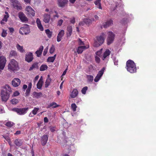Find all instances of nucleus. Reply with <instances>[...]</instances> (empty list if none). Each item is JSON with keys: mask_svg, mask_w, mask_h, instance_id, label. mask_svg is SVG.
<instances>
[{"mask_svg": "<svg viewBox=\"0 0 156 156\" xmlns=\"http://www.w3.org/2000/svg\"><path fill=\"white\" fill-rule=\"evenodd\" d=\"M51 16L50 14H44L43 16V21L45 23H48L50 21Z\"/></svg>", "mask_w": 156, "mask_h": 156, "instance_id": "19", "label": "nucleus"}, {"mask_svg": "<svg viewBox=\"0 0 156 156\" xmlns=\"http://www.w3.org/2000/svg\"><path fill=\"white\" fill-rule=\"evenodd\" d=\"M87 82L89 83H91L93 80V76L92 75H87Z\"/></svg>", "mask_w": 156, "mask_h": 156, "instance_id": "34", "label": "nucleus"}, {"mask_svg": "<svg viewBox=\"0 0 156 156\" xmlns=\"http://www.w3.org/2000/svg\"><path fill=\"white\" fill-rule=\"evenodd\" d=\"M88 87L86 86L83 87L81 90L82 93L83 94H85L87 90Z\"/></svg>", "mask_w": 156, "mask_h": 156, "instance_id": "43", "label": "nucleus"}, {"mask_svg": "<svg viewBox=\"0 0 156 156\" xmlns=\"http://www.w3.org/2000/svg\"><path fill=\"white\" fill-rule=\"evenodd\" d=\"M12 5L14 8L18 10H21L22 7L20 3L17 0H10Z\"/></svg>", "mask_w": 156, "mask_h": 156, "instance_id": "8", "label": "nucleus"}, {"mask_svg": "<svg viewBox=\"0 0 156 156\" xmlns=\"http://www.w3.org/2000/svg\"><path fill=\"white\" fill-rule=\"evenodd\" d=\"M114 63L115 65H118V60L116 58H114Z\"/></svg>", "mask_w": 156, "mask_h": 156, "instance_id": "59", "label": "nucleus"}, {"mask_svg": "<svg viewBox=\"0 0 156 156\" xmlns=\"http://www.w3.org/2000/svg\"><path fill=\"white\" fill-rule=\"evenodd\" d=\"M78 94V92L76 89L73 90L70 94V97L72 98H74L76 97Z\"/></svg>", "mask_w": 156, "mask_h": 156, "instance_id": "25", "label": "nucleus"}, {"mask_svg": "<svg viewBox=\"0 0 156 156\" xmlns=\"http://www.w3.org/2000/svg\"><path fill=\"white\" fill-rule=\"evenodd\" d=\"M39 109L38 108H34V109L32 111V113L34 114V115H36L37 114Z\"/></svg>", "mask_w": 156, "mask_h": 156, "instance_id": "49", "label": "nucleus"}, {"mask_svg": "<svg viewBox=\"0 0 156 156\" xmlns=\"http://www.w3.org/2000/svg\"><path fill=\"white\" fill-rule=\"evenodd\" d=\"M8 29L9 30L10 33L11 34L14 31V29L12 27H9Z\"/></svg>", "mask_w": 156, "mask_h": 156, "instance_id": "57", "label": "nucleus"}, {"mask_svg": "<svg viewBox=\"0 0 156 156\" xmlns=\"http://www.w3.org/2000/svg\"><path fill=\"white\" fill-rule=\"evenodd\" d=\"M31 89L27 88L25 93L26 96L28 97L29 96L30 92Z\"/></svg>", "mask_w": 156, "mask_h": 156, "instance_id": "50", "label": "nucleus"}, {"mask_svg": "<svg viewBox=\"0 0 156 156\" xmlns=\"http://www.w3.org/2000/svg\"><path fill=\"white\" fill-rule=\"evenodd\" d=\"M10 93L5 90H2L1 92V96L2 100L6 102L9 97Z\"/></svg>", "mask_w": 156, "mask_h": 156, "instance_id": "7", "label": "nucleus"}, {"mask_svg": "<svg viewBox=\"0 0 156 156\" xmlns=\"http://www.w3.org/2000/svg\"><path fill=\"white\" fill-rule=\"evenodd\" d=\"M71 107L72 110L74 111H76L77 106L75 103L72 104L71 105Z\"/></svg>", "mask_w": 156, "mask_h": 156, "instance_id": "44", "label": "nucleus"}, {"mask_svg": "<svg viewBox=\"0 0 156 156\" xmlns=\"http://www.w3.org/2000/svg\"><path fill=\"white\" fill-rule=\"evenodd\" d=\"M78 44L79 45H84V42L81 40L80 38H79L77 40Z\"/></svg>", "mask_w": 156, "mask_h": 156, "instance_id": "48", "label": "nucleus"}, {"mask_svg": "<svg viewBox=\"0 0 156 156\" xmlns=\"http://www.w3.org/2000/svg\"><path fill=\"white\" fill-rule=\"evenodd\" d=\"M39 78V76L38 75H37V76L35 77V78L34 79V83H35L36 82V81L38 80V79Z\"/></svg>", "mask_w": 156, "mask_h": 156, "instance_id": "60", "label": "nucleus"}, {"mask_svg": "<svg viewBox=\"0 0 156 156\" xmlns=\"http://www.w3.org/2000/svg\"><path fill=\"white\" fill-rule=\"evenodd\" d=\"M43 83V78L41 76L40 79H39L38 82L37 84V88L38 89H41L42 87V86Z\"/></svg>", "mask_w": 156, "mask_h": 156, "instance_id": "23", "label": "nucleus"}, {"mask_svg": "<svg viewBox=\"0 0 156 156\" xmlns=\"http://www.w3.org/2000/svg\"><path fill=\"white\" fill-rule=\"evenodd\" d=\"M48 49V46H47L44 50L43 53V55L44 56H45L46 55V54L47 53Z\"/></svg>", "mask_w": 156, "mask_h": 156, "instance_id": "53", "label": "nucleus"}, {"mask_svg": "<svg viewBox=\"0 0 156 156\" xmlns=\"http://www.w3.org/2000/svg\"><path fill=\"white\" fill-rule=\"evenodd\" d=\"M21 81L18 78H14L12 81V83L13 86L17 87L20 84Z\"/></svg>", "mask_w": 156, "mask_h": 156, "instance_id": "17", "label": "nucleus"}, {"mask_svg": "<svg viewBox=\"0 0 156 156\" xmlns=\"http://www.w3.org/2000/svg\"><path fill=\"white\" fill-rule=\"evenodd\" d=\"M48 68V66L46 65H42L40 67V70L41 71H44Z\"/></svg>", "mask_w": 156, "mask_h": 156, "instance_id": "39", "label": "nucleus"}, {"mask_svg": "<svg viewBox=\"0 0 156 156\" xmlns=\"http://www.w3.org/2000/svg\"><path fill=\"white\" fill-rule=\"evenodd\" d=\"M43 46H40L39 49L38 50L42 52L43 50Z\"/></svg>", "mask_w": 156, "mask_h": 156, "instance_id": "64", "label": "nucleus"}, {"mask_svg": "<svg viewBox=\"0 0 156 156\" xmlns=\"http://www.w3.org/2000/svg\"><path fill=\"white\" fill-rule=\"evenodd\" d=\"M4 88L5 90H5V91H7L9 93L12 92V90L10 87L8 85H6L4 87Z\"/></svg>", "mask_w": 156, "mask_h": 156, "instance_id": "30", "label": "nucleus"}, {"mask_svg": "<svg viewBox=\"0 0 156 156\" xmlns=\"http://www.w3.org/2000/svg\"><path fill=\"white\" fill-rule=\"evenodd\" d=\"M113 20L110 19L106 22L103 23V26L104 28H107L113 24Z\"/></svg>", "mask_w": 156, "mask_h": 156, "instance_id": "18", "label": "nucleus"}, {"mask_svg": "<svg viewBox=\"0 0 156 156\" xmlns=\"http://www.w3.org/2000/svg\"><path fill=\"white\" fill-rule=\"evenodd\" d=\"M96 5V6L97 8H99L100 9H102V8L101 6V3H99L98 4L96 5Z\"/></svg>", "mask_w": 156, "mask_h": 156, "instance_id": "58", "label": "nucleus"}, {"mask_svg": "<svg viewBox=\"0 0 156 156\" xmlns=\"http://www.w3.org/2000/svg\"><path fill=\"white\" fill-rule=\"evenodd\" d=\"M86 48V47L85 46H80L78 47L77 51L78 54H81L82 53L83 51Z\"/></svg>", "mask_w": 156, "mask_h": 156, "instance_id": "26", "label": "nucleus"}, {"mask_svg": "<svg viewBox=\"0 0 156 156\" xmlns=\"http://www.w3.org/2000/svg\"><path fill=\"white\" fill-rule=\"evenodd\" d=\"M51 81V79L48 77V78L47 79L46 82H45V87L47 88L48 87V86L50 84V83Z\"/></svg>", "mask_w": 156, "mask_h": 156, "instance_id": "35", "label": "nucleus"}, {"mask_svg": "<svg viewBox=\"0 0 156 156\" xmlns=\"http://www.w3.org/2000/svg\"><path fill=\"white\" fill-rule=\"evenodd\" d=\"M6 60L5 57L2 56H0V69L2 70L4 69L6 62Z\"/></svg>", "mask_w": 156, "mask_h": 156, "instance_id": "10", "label": "nucleus"}, {"mask_svg": "<svg viewBox=\"0 0 156 156\" xmlns=\"http://www.w3.org/2000/svg\"><path fill=\"white\" fill-rule=\"evenodd\" d=\"M18 16L21 21L23 22H26L28 21V19L24 13L22 12L19 13Z\"/></svg>", "mask_w": 156, "mask_h": 156, "instance_id": "14", "label": "nucleus"}, {"mask_svg": "<svg viewBox=\"0 0 156 156\" xmlns=\"http://www.w3.org/2000/svg\"><path fill=\"white\" fill-rule=\"evenodd\" d=\"M36 22L38 28L41 31L44 30V28L41 24V22L39 18H37L36 19Z\"/></svg>", "mask_w": 156, "mask_h": 156, "instance_id": "20", "label": "nucleus"}, {"mask_svg": "<svg viewBox=\"0 0 156 156\" xmlns=\"http://www.w3.org/2000/svg\"><path fill=\"white\" fill-rule=\"evenodd\" d=\"M67 137L66 138L64 137V140H63V142L61 144L62 145V146L63 147H65L67 145Z\"/></svg>", "mask_w": 156, "mask_h": 156, "instance_id": "38", "label": "nucleus"}, {"mask_svg": "<svg viewBox=\"0 0 156 156\" xmlns=\"http://www.w3.org/2000/svg\"><path fill=\"white\" fill-rule=\"evenodd\" d=\"M30 32L29 26L27 24H25L24 25L21 27L19 30V33L20 34L23 35L24 34L27 35L29 34Z\"/></svg>", "mask_w": 156, "mask_h": 156, "instance_id": "4", "label": "nucleus"}, {"mask_svg": "<svg viewBox=\"0 0 156 156\" xmlns=\"http://www.w3.org/2000/svg\"><path fill=\"white\" fill-rule=\"evenodd\" d=\"M94 20V19H86L84 20V22L87 25H89L92 23V21Z\"/></svg>", "mask_w": 156, "mask_h": 156, "instance_id": "31", "label": "nucleus"}, {"mask_svg": "<svg viewBox=\"0 0 156 156\" xmlns=\"http://www.w3.org/2000/svg\"><path fill=\"white\" fill-rule=\"evenodd\" d=\"M11 102L12 104L16 105L18 103L19 100L17 99L13 98L11 100Z\"/></svg>", "mask_w": 156, "mask_h": 156, "instance_id": "42", "label": "nucleus"}, {"mask_svg": "<svg viewBox=\"0 0 156 156\" xmlns=\"http://www.w3.org/2000/svg\"><path fill=\"white\" fill-rule=\"evenodd\" d=\"M16 48L18 51H19L20 52H23L24 51V50L23 49L22 46H21L19 44H17L16 46Z\"/></svg>", "mask_w": 156, "mask_h": 156, "instance_id": "33", "label": "nucleus"}, {"mask_svg": "<svg viewBox=\"0 0 156 156\" xmlns=\"http://www.w3.org/2000/svg\"><path fill=\"white\" fill-rule=\"evenodd\" d=\"M7 35V33L6 30L3 29L2 32V36L3 37H5Z\"/></svg>", "mask_w": 156, "mask_h": 156, "instance_id": "47", "label": "nucleus"}, {"mask_svg": "<svg viewBox=\"0 0 156 156\" xmlns=\"http://www.w3.org/2000/svg\"><path fill=\"white\" fill-rule=\"evenodd\" d=\"M95 60L97 62L99 63L100 62V58L98 57H95Z\"/></svg>", "mask_w": 156, "mask_h": 156, "instance_id": "63", "label": "nucleus"}, {"mask_svg": "<svg viewBox=\"0 0 156 156\" xmlns=\"http://www.w3.org/2000/svg\"><path fill=\"white\" fill-rule=\"evenodd\" d=\"M115 34L112 32L109 31L108 33V37L107 39V44L110 45L112 43L114 39Z\"/></svg>", "mask_w": 156, "mask_h": 156, "instance_id": "6", "label": "nucleus"}, {"mask_svg": "<svg viewBox=\"0 0 156 156\" xmlns=\"http://www.w3.org/2000/svg\"><path fill=\"white\" fill-rule=\"evenodd\" d=\"M110 51L108 50H107L104 53L102 59L103 60H104L110 54Z\"/></svg>", "mask_w": 156, "mask_h": 156, "instance_id": "27", "label": "nucleus"}, {"mask_svg": "<svg viewBox=\"0 0 156 156\" xmlns=\"http://www.w3.org/2000/svg\"><path fill=\"white\" fill-rule=\"evenodd\" d=\"M70 22L72 24H74L75 22V18L74 17H72V18H70Z\"/></svg>", "mask_w": 156, "mask_h": 156, "instance_id": "52", "label": "nucleus"}, {"mask_svg": "<svg viewBox=\"0 0 156 156\" xmlns=\"http://www.w3.org/2000/svg\"><path fill=\"white\" fill-rule=\"evenodd\" d=\"M17 52L15 51L12 50L10 52V56H15L17 55Z\"/></svg>", "mask_w": 156, "mask_h": 156, "instance_id": "40", "label": "nucleus"}, {"mask_svg": "<svg viewBox=\"0 0 156 156\" xmlns=\"http://www.w3.org/2000/svg\"><path fill=\"white\" fill-rule=\"evenodd\" d=\"M34 97L36 98H39L43 96V94L41 92H34L33 93Z\"/></svg>", "mask_w": 156, "mask_h": 156, "instance_id": "28", "label": "nucleus"}, {"mask_svg": "<svg viewBox=\"0 0 156 156\" xmlns=\"http://www.w3.org/2000/svg\"><path fill=\"white\" fill-rule=\"evenodd\" d=\"M101 0H96L94 2V3L95 4L97 5L99 3H101Z\"/></svg>", "mask_w": 156, "mask_h": 156, "instance_id": "62", "label": "nucleus"}, {"mask_svg": "<svg viewBox=\"0 0 156 156\" xmlns=\"http://www.w3.org/2000/svg\"><path fill=\"white\" fill-rule=\"evenodd\" d=\"M64 34V31L63 30H62L58 33L57 37V41L58 42L60 41L62 39V37Z\"/></svg>", "mask_w": 156, "mask_h": 156, "instance_id": "21", "label": "nucleus"}, {"mask_svg": "<svg viewBox=\"0 0 156 156\" xmlns=\"http://www.w3.org/2000/svg\"><path fill=\"white\" fill-rule=\"evenodd\" d=\"M55 50V47L54 45H52L50 48L49 50V52L51 54H52L54 51Z\"/></svg>", "mask_w": 156, "mask_h": 156, "instance_id": "45", "label": "nucleus"}, {"mask_svg": "<svg viewBox=\"0 0 156 156\" xmlns=\"http://www.w3.org/2000/svg\"><path fill=\"white\" fill-rule=\"evenodd\" d=\"M8 67V70L11 72L16 71L19 69L18 62L14 59H12L10 61Z\"/></svg>", "mask_w": 156, "mask_h": 156, "instance_id": "2", "label": "nucleus"}, {"mask_svg": "<svg viewBox=\"0 0 156 156\" xmlns=\"http://www.w3.org/2000/svg\"><path fill=\"white\" fill-rule=\"evenodd\" d=\"M72 27H69V36L71 35L72 33Z\"/></svg>", "mask_w": 156, "mask_h": 156, "instance_id": "56", "label": "nucleus"}, {"mask_svg": "<svg viewBox=\"0 0 156 156\" xmlns=\"http://www.w3.org/2000/svg\"><path fill=\"white\" fill-rule=\"evenodd\" d=\"M42 53V52L38 50H37L35 52V53L36 54L37 56L38 57H40L41 56Z\"/></svg>", "mask_w": 156, "mask_h": 156, "instance_id": "51", "label": "nucleus"}, {"mask_svg": "<svg viewBox=\"0 0 156 156\" xmlns=\"http://www.w3.org/2000/svg\"><path fill=\"white\" fill-rule=\"evenodd\" d=\"M104 35V33H102L100 36L96 37V39L94 40V47H98L104 43L105 39Z\"/></svg>", "mask_w": 156, "mask_h": 156, "instance_id": "3", "label": "nucleus"}, {"mask_svg": "<svg viewBox=\"0 0 156 156\" xmlns=\"http://www.w3.org/2000/svg\"><path fill=\"white\" fill-rule=\"evenodd\" d=\"M5 15L4 16V18L1 21V23L2 24H4L7 21V19L9 17V14L7 12H5Z\"/></svg>", "mask_w": 156, "mask_h": 156, "instance_id": "24", "label": "nucleus"}, {"mask_svg": "<svg viewBox=\"0 0 156 156\" xmlns=\"http://www.w3.org/2000/svg\"><path fill=\"white\" fill-rule=\"evenodd\" d=\"M14 142L15 144L18 147L21 146L22 144L21 140H20L19 139H16L15 140Z\"/></svg>", "mask_w": 156, "mask_h": 156, "instance_id": "32", "label": "nucleus"}, {"mask_svg": "<svg viewBox=\"0 0 156 156\" xmlns=\"http://www.w3.org/2000/svg\"><path fill=\"white\" fill-rule=\"evenodd\" d=\"M38 68V64L37 63H33L32 65L30 67V68L29 70L30 71H31L33 69L35 68Z\"/></svg>", "mask_w": 156, "mask_h": 156, "instance_id": "37", "label": "nucleus"}, {"mask_svg": "<svg viewBox=\"0 0 156 156\" xmlns=\"http://www.w3.org/2000/svg\"><path fill=\"white\" fill-rule=\"evenodd\" d=\"M48 139V136L47 135H43L41 137V142L43 146L45 145Z\"/></svg>", "mask_w": 156, "mask_h": 156, "instance_id": "16", "label": "nucleus"}, {"mask_svg": "<svg viewBox=\"0 0 156 156\" xmlns=\"http://www.w3.org/2000/svg\"><path fill=\"white\" fill-rule=\"evenodd\" d=\"M28 109V108H14L12 109V111L17 112V113L20 115H24L26 114Z\"/></svg>", "mask_w": 156, "mask_h": 156, "instance_id": "5", "label": "nucleus"}, {"mask_svg": "<svg viewBox=\"0 0 156 156\" xmlns=\"http://www.w3.org/2000/svg\"><path fill=\"white\" fill-rule=\"evenodd\" d=\"M5 124L6 126L11 127L13 125L14 123L12 122L8 121L6 122Z\"/></svg>", "mask_w": 156, "mask_h": 156, "instance_id": "41", "label": "nucleus"}, {"mask_svg": "<svg viewBox=\"0 0 156 156\" xmlns=\"http://www.w3.org/2000/svg\"><path fill=\"white\" fill-rule=\"evenodd\" d=\"M59 105L57 104L55 102H53L50 103L48 106L47 107V108H49L50 107H52V108H55L58 107Z\"/></svg>", "mask_w": 156, "mask_h": 156, "instance_id": "29", "label": "nucleus"}, {"mask_svg": "<svg viewBox=\"0 0 156 156\" xmlns=\"http://www.w3.org/2000/svg\"><path fill=\"white\" fill-rule=\"evenodd\" d=\"M26 10L27 12V14L28 15L32 16H34L35 15L34 11L30 6H27L26 8Z\"/></svg>", "mask_w": 156, "mask_h": 156, "instance_id": "15", "label": "nucleus"}, {"mask_svg": "<svg viewBox=\"0 0 156 156\" xmlns=\"http://www.w3.org/2000/svg\"><path fill=\"white\" fill-rule=\"evenodd\" d=\"M105 69V68L103 67L100 71H99L98 74L94 79V81L95 82H98L99 80L103 75Z\"/></svg>", "mask_w": 156, "mask_h": 156, "instance_id": "13", "label": "nucleus"}, {"mask_svg": "<svg viewBox=\"0 0 156 156\" xmlns=\"http://www.w3.org/2000/svg\"><path fill=\"white\" fill-rule=\"evenodd\" d=\"M105 69V68L103 67L100 71H99L98 74L94 79V81L95 82H98L99 80L103 75Z\"/></svg>", "mask_w": 156, "mask_h": 156, "instance_id": "12", "label": "nucleus"}, {"mask_svg": "<svg viewBox=\"0 0 156 156\" xmlns=\"http://www.w3.org/2000/svg\"><path fill=\"white\" fill-rule=\"evenodd\" d=\"M63 22V20H62V19L59 20L58 21V23H57V25L58 26H60L62 24Z\"/></svg>", "mask_w": 156, "mask_h": 156, "instance_id": "55", "label": "nucleus"}, {"mask_svg": "<svg viewBox=\"0 0 156 156\" xmlns=\"http://www.w3.org/2000/svg\"><path fill=\"white\" fill-rule=\"evenodd\" d=\"M20 94V93L18 91H16L13 93V96H17Z\"/></svg>", "mask_w": 156, "mask_h": 156, "instance_id": "61", "label": "nucleus"}, {"mask_svg": "<svg viewBox=\"0 0 156 156\" xmlns=\"http://www.w3.org/2000/svg\"><path fill=\"white\" fill-rule=\"evenodd\" d=\"M67 2V0H58V4L61 7H63Z\"/></svg>", "mask_w": 156, "mask_h": 156, "instance_id": "22", "label": "nucleus"}, {"mask_svg": "<svg viewBox=\"0 0 156 156\" xmlns=\"http://www.w3.org/2000/svg\"><path fill=\"white\" fill-rule=\"evenodd\" d=\"M34 59L33 54L30 52H27L25 54V60L28 62H31Z\"/></svg>", "mask_w": 156, "mask_h": 156, "instance_id": "9", "label": "nucleus"}, {"mask_svg": "<svg viewBox=\"0 0 156 156\" xmlns=\"http://www.w3.org/2000/svg\"><path fill=\"white\" fill-rule=\"evenodd\" d=\"M105 69V68L103 67L100 71H99L98 74L94 79V81L95 82H98L99 80L103 75Z\"/></svg>", "mask_w": 156, "mask_h": 156, "instance_id": "11", "label": "nucleus"}, {"mask_svg": "<svg viewBox=\"0 0 156 156\" xmlns=\"http://www.w3.org/2000/svg\"><path fill=\"white\" fill-rule=\"evenodd\" d=\"M54 60V58L52 57H49L47 59V61L49 62H53Z\"/></svg>", "mask_w": 156, "mask_h": 156, "instance_id": "46", "label": "nucleus"}, {"mask_svg": "<svg viewBox=\"0 0 156 156\" xmlns=\"http://www.w3.org/2000/svg\"><path fill=\"white\" fill-rule=\"evenodd\" d=\"M126 68L127 70L131 73H136V65L134 62L131 60L127 61Z\"/></svg>", "mask_w": 156, "mask_h": 156, "instance_id": "1", "label": "nucleus"}, {"mask_svg": "<svg viewBox=\"0 0 156 156\" xmlns=\"http://www.w3.org/2000/svg\"><path fill=\"white\" fill-rule=\"evenodd\" d=\"M45 32L48 37L49 38H50L52 36V32L51 31L48 29L46 30Z\"/></svg>", "mask_w": 156, "mask_h": 156, "instance_id": "36", "label": "nucleus"}, {"mask_svg": "<svg viewBox=\"0 0 156 156\" xmlns=\"http://www.w3.org/2000/svg\"><path fill=\"white\" fill-rule=\"evenodd\" d=\"M76 0H69V5L72 6L73 4H74Z\"/></svg>", "mask_w": 156, "mask_h": 156, "instance_id": "54", "label": "nucleus"}]
</instances>
